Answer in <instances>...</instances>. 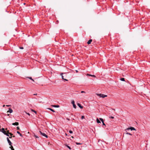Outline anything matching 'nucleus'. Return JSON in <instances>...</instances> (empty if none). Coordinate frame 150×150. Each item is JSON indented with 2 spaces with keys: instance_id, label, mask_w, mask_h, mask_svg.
Masks as SVG:
<instances>
[{
  "instance_id": "nucleus-1",
  "label": "nucleus",
  "mask_w": 150,
  "mask_h": 150,
  "mask_svg": "<svg viewBox=\"0 0 150 150\" xmlns=\"http://www.w3.org/2000/svg\"><path fill=\"white\" fill-rule=\"evenodd\" d=\"M61 75L62 78L63 80H64L65 81H68V80L67 79H64V77L66 78V73H61Z\"/></svg>"
},
{
  "instance_id": "nucleus-2",
  "label": "nucleus",
  "mask_w": 150,
  "mask_h": 150,
  "mask_svg": "<svg viewBox=\"0 0 150 150\" xmlns=\"http://www.w3.org/2000/svg\"><path fill=\"white\" fill-rule=\"evenodd\" d=\"M1 131L4 134L6 135L8 137H9L8 133H7V132L5 130V129L4 128H2L1 129Z\"/></svg>"
},
{
  "instance_id": "nucleus-3",
  "label": "nucleus",
  "mask_w": 150,
  "mask_h": 150,
  "mask_svg": "<svg viewBox=\"0 0 150 150\" xmlns=\"http://www.w3.org/2000/svg\"><path fill=\"white\" fill-rule=\"evenodd\" d=\"M97 96H99L100 97H102V98H104L105 97H107V95H105L103 94H97Z\"/></svg>"
},
{
  "instance_id": "nucleus-4",
  "label": "nucleus",
  "mask_w": 150,
  "mask_h": 150,
  "mask_svg": "<svg viewBox=\"0 0 150 150\" xmlns=\"http://www.w3.org/2000/svg\"><path fill=\"white\" fill-rule=\"evenodd\" d=\"M39 132L41 135H42L43 136L45 137H46L47 138L48 137V136L46 134H45L44 133L40 131H39Z\"/></svg>"
},
{
  "instance_id": "nucleus-5",
  "label": "nucleus",
  "mask_w": 150,
  "mask_h": 150,
  "mask_svg": "<svg viewBox=\"0 0 150 150\" xmlns=\"http://www.w3.org/2000/svg\"><path fill=\"white\" fill-rule=\"evenodd\" d=\"M129 129H131V130H135V129L133 127H131L130 128H128L127 129L125 130V131L127 132V130H129Z\"/></svg>"
},
{
  "instance_id": "nucleus-6",
  "label": "nucleus",
  "mask_w": 150,
  "mask_h": 150,
  "mask_svg": "<svg viewBox=\"0 0 150 150\" xmlns=\"http://www.w3.org/2000/svg\"><path fill=\"white\" fill-rule=\"evenodd\" d=\"M71 103L73 104V107L74 108H76V106L75 104V102L74 100H73L71 101Z\"/></svg>"
},
{
  "instance_id": "nucleus-7",
  "label": "nucleus",
  "mask_w": 150,
  "mask_h": 150,
  "mask_svg": "<svg viewBox=\"0 0 150 150\" xmlns=\"http://www.w3.org/2000/svg\"><path fill=\"white\" fill-rule=\"evenodd\" d=\"M7 112H9V113H11L13 112V110L11 108H9V110L7 111Z\"/></svg>"
},
{
  "instance_id": "nucleus-8",
  "label": "nucleus",
  "mask_w": 150,
  "mask_h": 150,
  "mask_svg": "<svg viewBox=\"0 0 150 150\" xmlns=\"http://www.w3.org/2000/svg\"><path fill=\"white\" fill-rule=\"evenodd\" d=\"M12 125H19V123L18 122H15V123H13Z\"/></svg>"
},
{
  "instance_id": "nucleus-9",
  "label": "nucleus",
  "mask_w": 150,
  "mask_h": 150,
  "mask_svg": "<svg viewBox=\"0 0 150 150\" xmlns=\"http://www.w3.org/2000/svg\"><path fill=\"white\" fill-rule=\"evenodd\" d=\"M77 105L81 109H82L83 108V107L79 103H78L77 104Z\"/></svg>"
},
{
  "instance_id": "nucleus-10",
  "label": "nucleus",
  "mask_w": 150,
  "mask_h": 150,
  "mask_svg": "<svg viewBox=\"0 0 150 150\" xmlns=\"http://www.w3.org/2000/svg\"><path fill=\"white\" fill-rule=\"evenodd\" d=\"M7 133H8V135L9 136V134L11 136L13 135V134H12L11 133H10L9 132V130H7Z\"/></svg>"
},
{
  "instance_id": "nucleus-11",
  "label": "nucleus",
  "mask_w": 150,
  "mask_h": 150,
  "mask_svg": "<svg viewBox=\"0 0 150 150\" xmlns=\"http://www.w3.org/2000/svg\"><path fill=\"white\" fill-rule=\"evenodd\" d=\"M87 76H92L93 77H94V78H95L96 77V76L94 75H91V74H87Z\"/></svg>"
},
{
  "instance_id": "nucleus-12",
  "label": "nucleus",
  "mask_w": 150,
  "mask_h": 150,
  "mask_svg": "<svg viewBox=\"0 0 150 150\" xmlns=\"http://www.w3.org/2000/svg\"><path fill=\"white\" fill-rule=\"evenodd\" d=\"M92 41V40H91V39L90 40L87 42V43L88 44H91V43Z\"/></svg>"
},
{
  "instance_id": "nucleus-13",
  "label": "nucleus",
  "mask_w": 150,
  "mask_h": 150,
  "mask_svg": "<svg viewBox=\"0 0 150 150\" xmlns=\"http://www.w3.org/2000/svg\"><path fill=\"white\" fill-rule=\"evenodd\" d=\"M8 143L9 144L10 146H11L12 145V143L11 141L10 140H9L8 141Z\"/></svg>"
},
{
  "instance_id": "nucleus-14",
  "label": "nucleus",
  "mask_w": 150,
  "mask_h": 150,
  "mask_svg": "<svg viewBox=\"0 0 150 150\" xmlns=\"http://www.w3.org/2000/svg\"><path fill=\"white\" fill-rule=\"evenodd\" d=\"M17 133L20 136H21V137H22V134L19 132V131H17Z\"/></svg>"
},
{
  "instance_id": "nucleus-15",
  "label": "nucleus",
  "mask_w": 150,
  "mask_h": 150,
  "mask_svg": "<svg viewBox=\"0 0 150 150\" xmlns=\"http://www.w3.org/2000/svg\"><path fill=\"white\" fill-rule=\"evenodd\" d=\"M53 106L55 108H59V105H53Z\"/></svg>"
},
{
  "instance_id": "nucleus-16",
  "label": "nucleus",
  "mask_w": 150,
  "mask_h": 150,
  "mask_svg": "<svg viewBox=\"0 0 150 150\" xmlns=\"http://www.w3.org/2000/svg\"><path fill=\"white\" fill-rule=\"evenodd\" d=\"M47 109L50 110L51 111H52L53 112H55L52 109V108H47Z\"/></svg>"
},
{
  "instance_id": "nucleus-17",
  "label": "nucleus",
  "mask_w": 150,
  "mask_h": 150,
  "mask_svg": "<svg viewBox=\"0 0 150 150\" xmlns=\"http://www.w3.org/2000/svg\"><path fill=\"white\" fill-rule=\"evenodd\" d=\"M96 121H97V122L98 123H101L100 121L98 118L97 119Z\"/></svg>"
},
{
  "instance_id": "nucleus-18",
  "label": "nucleus",
  "mask_w": 150,
  "mask_h": 150,
  "mask_svg": "<svg viewBox=\"0 0 150 150\" xmlns=\"http://www.w3.org/2000/svg\"><path fill=\"white\" fill-rule=\"evenodd\" d=\"M65 145L70 150H71V148L69 146L67 145V144H65Z\"/></svg>"
},
{
  "instance_id": "nucleus-19",
  "label": "nucleus",
  "mask_w": 150,
  "mask_h": 150,
  "mask_svg": "<svg viewBox=\"0 0 150 150\" xmlns=\"http://www.w3.org/2000/svg\"><path fill=\"white\" fill-rule=\"evenodd\" d=\"M120 80L121 81H125V78H121L120 79Z\"/></svg>"
},
{
  "instance_id": "nucleus-20",
  "label": "nucleus",
  "mask_w": 150,
  "mask_h": 150,
  "mask_svg": "<svg viewBox=\"0 0 150 150\" xmlns=\"http://www.w3.org/2000/svg\"><path fill=\"white\" fill-rule=\"evenodd\" d=\"M11 146H10V148H11V150H14V149L13 148V146H12L11 145Z\"/></svg>"
},
{
  "instance_id": "nucleus-21",
  "label": "nucleus",
  "mask_w": 150,
  "mask_h": 150,
  "mask_svg": "<svg viewBox=\"0 0 150 150\" xmlns=\"http://www.w3.org/2000/svg\"><path fill=\"white\" fill-rule=\"evenodd\" d=\"M126 134H128V135H132V134L130 133H129V132H127L126 133Z\"/></svg>"
},
{
  "instance_id": "nucleus-22",
  "label": "nucleus",
  "mask_w": 150,
  "mask_h": 150,
  "mask_svg": "<svg viewBox=\"0 0 150 150\" xmlns=\"http://www.w3.org/2000/svg\"><path fill=\"white\" fill-rule=\"evenodd\" d=\"M75 143H76V144L77 145H81V144H82L81 143H78L77 142H76Z\"/></svg>"
},
{
  "instance_id": "nucleus-23",
  "label": "nucleus",
  "mask_w": 150,
  "mask_h": 150,
  "mask_svg": "<svg viewBox=\"0 0 150 150\" xmlns=\"http://www.w3.org/2000/svg\"><path fill=\"white\" fill-rule=\"evenodd\" d=\"M32 111L33 112H34L36 114H37V112L36 111H35V110H32Z\"/></svg>"
},
{
  "instance_id": "nucleus-24",
  "label": "nucleus",
  "mask_w": 150,
  "mask_h": 150,
  "mask_svg": "<svg viewBox=\"0 0 150 150\" xmlns=\"http://www.w3.org/2000/svg\"><path fill=\"white\" fill-rule=\"evenodd\" d=\"M100 120L102 122L104 121L103 119L102 118H100Z\"/></svg>"
},
{
  "instance_id": "nucleus-25",
  "label": "nucleus",
  "mask_w": 150,
  "mask_h": 150,
  "mask_svg": "<svg viewBox=\"0 0 150 150\" xmlns=\"http://www.w3.org/2000/svg\"><path fill=\"white\" fill-rule=\"evenodd\" d=\"M28 78L32 80L33 81H34V80L31 77H29Z\"/></svg>"
},
{
  "instance_id": "nucleus-26",
  "label": "nucleus",
  "mask_w": 150,
  "mask_h": 150,
  "mask_svg": "<svg viewBox=\"0 0 150 150\" xmlns=\"http://www.w3.org/2000/svg\"><path fill=\"white\" fill-rule=\"evenodd\" d=\"M69 132L70 134H72L73 133V132L71 130H69Z\"/></svg>"
},
{
  "instance_id": "nucleus-27",
  "label": "nucleus",
  "mask_w": 150,
  "mask_h": 150,
  "mask_svg": "<svg viewBox=\"0 0 150 150\" xmlns=\"http://www.w3.org/2000/svg\"><path fill=\"white\" fill-rule=\"evenodd\" d=\"M109 118H112V119H113L114 118V117L113 116H110Z\"/></svg>"
},
{
  "instance_id": "nucleus-28",
  "label": "nucleus",
  "mask_w": 150,
  "mask_h": 150,
  "mask_svg": "<svg viewBox=\"0 0 150 150\" xmlns=\"http://www.w3.org/2000/svg\"><path fill=\"white\" fill-rule=\"evenodd\" d=\"M84 118V116H81V119H83Z\"/></svg>"
},
{
  "instance_id": "nucleus-29",
  "label": "nucleus",
  "mask_w": 150,
  "mask_h": 150,
  "mask_svg": "<svg viewBox=\"0 0 150 150\" xmlns=\"http://www.w3.org/2000/svg\"><path fill=\"white\" fill-rule=\"evenodd\" d=\"M20 49H23V47H19Z\"/></svg>"
},
{
  "instance_id": "nucleus-30",
  "label": "nucleus",
  "mask_w": 150,
  "mask_h": 150,
  "mask_svg": "<svg viewBox=\"0 0 150 150\" xmlns=\"http://www.w3.org/2000/svg\"><path fill=\"white\" fill-rule=\"evenodd\" d=\"M102 123H103V125H105V124L104 123V121L103 122H102Z\"/></svg>"
},
{
  "instance_id": "nucleus-31",
  "label": "nucleus",
  "mask_w": 150,
  "mask_h": 150,
  "mask_svg": "<svg viewBox=\"0 0 150 150\" xmlns=\"http://www.w3.org/2000/svg\"><path fill=\"white\" fill-rule=\"evenodd\" d=\"M16 128H17V129H18V130L20 129V128H19V127H17Z\"/></svg>"
},
{
  "instance_id": "nucleus-32",
  "label": "nucleus",
  "mask_w": 150,
  "mask_h": 150,
  "mask_svg": "<svg viewBox=\"0 0 150 150\" xmlns=\"http://www.w3.org/2000/svg\"><path fill=\"white\" fill-rule=\"evenodd\" d=\"M81 93H85V92L83 91H81Z\"/></svg>"
},
{
  "instance_id": "nucleus-33",
  "label": "nucleus",
  "mask_w": 150,
  "mask_h": 150,
  "mask_svg": "<svg viewBox=\"0 0 150 150\" xmlns=\"http://www.w3.org/2000/svg\"><path fill=\"white\" fill-rule=\"evenodd\" d=\"M7 141L8 142V141L9 140H10L9 139V138H8V137H7Z\"/></svg>"
},
{
  "instance_id": "nucleus-34",
  "label": "nucleus",
  "mask_w": 150,
  "mask_h": 150,
  "mask_svg": "<svg viewBox=\"0 0 150 150\" xmlns=\"http://www.w3.org/2000/svg\"><path fill=\"white\" fill-rule=\"evenodd\" d=\"M7 141L8 142V141L9 140H10L9 139V138H8V137H7Z\"/></svg>"
},
{
  "instance_id": "nucleus-35",
  "label": "nucleus",
  "mask_w": 150,
  "mask_h": 150,
  "mask_svg": "<svg viewBox=\"0 0 150 150\" xmlns=\"http://www.w3.org/2000/svg\"><path fill=\"white\" fill-rule=\"evenodd\" d=\"M5 130L6 131L8 130L7 128H6ZM6 132H7V131H6Z\"/></svg>"
},
{
  "instance_id": "nucleus-36",
  "label": "nucleus",
  "mask_w": 150,
  "mask_h": 150,
  "mask_svg": "<svg viewBox=\"0 0 150 150\" xmlns=\"http://www.w3.org/2000/svg\"><path fill=\"white\" fill-rule=\"evenodd\" d=\"M35 136L36 137H37V138H38V137L36 135H35Z\"/></svg>"
},
{
  "instance_id": "nucleus-37",
  "label": "nucleus",
  "mask_w": 150,
  "mask_h": 150,
  "mask_svg": "<svg viewBox=\"0 0 150 150\" xmlns=\"http://www.w3.org/2000/svg\"><path fill=\"white\" fill-rule=\"evenodd\" d=\"M27 114L28 115H30V114L29 113H27Z\"/></svg>"
},
{
  "instance_id": "nucleus-38",
  "label": "nucleus",
  "mask_w": 150,
  "mask_h": 150,
  "mask_svg": "<svg viewBox=\"0 0 150 150\" xmlns=\"http://www.w3.org/2000/svg\"><path fill=\"white\" fill-rule=\"evenodd\" d=\"M37 95V94H34L33 95Z\"/></svg>"
},
{
  "instance_id": "nucleus-39",
  "label": "nucleus",
  "mask_w": 150,
  "mask_h": 150,
  "mask_svg": "<svg viewBox=\"0 0 150 150\" xmlns=\"http://www.w3.org/2000/svg\"><path fill=\"white\" fill-rule=\"evenodd\" d=\"M12 137V136H11V137H9V138H11Z\"/></svg>"
},
{
  "instance_id": "nucleus-40",
  "label": "nucleus",
  "mask_w": 150,
  "mask_h": 150,
  "mask_svg": "<svg viewBox=\"0 0 150 150\" xmlns=\"http://www.w3.org/2000/svg\"><path fill=\"white\" fill-rule=\"evenodd\" d=\"M6 106L8 107L10 106V105H6Z\"/></svg>"
},
{
  "instance_id": "nucleus-41",
  "label": "nucleus",
  "mask_w": 150,
  "mask_h": 150,
  "mask_svg": "<svg viewBox=\"0 0 150 150\" xmlns=\"http://www.w3.org/2000/svg\"><path fill=\"white\" fill-rule=\"evenodd\" d=\"M12 137H15V136H13Z\"/></svg>"
},
{
  "instance_id": "nucleus-42",
  "label": "nucleus",
  "mask_w": 150,
  "mask_h": 150,
  "mask_svg": "<svg viewBox=\"0 0 150 150\" xmlns=\"http://www.w3.org/2000/svg\"><path fill=\"white\" fill-rule=\"evenodd\" d=\"M76 71L77 72L78 71H77V70H76Z\"/></svg>"
},
{
  "instance_id": "nucleus-43",
  "label": "nucleus",
  "mask_w": 150,
  "mask_h": 150,
  "mask_svg": "<svg viewBox=\"0 0 150 150\" xmlns=\"http://www.w3.org/2000/svg\"><path fill=\"white\" fill-rule=\"evenodd\" d=\"M3 106L4 107V106H5V105H3Z\"/></svg>"
},
{
  "instance_id": "nucleus-44",
  "label": "nucleus",
  "mask_w": 150,
  "mask_h": 150,
  "mask_svg": "<svg viewBox=\"0 0 150 150\" xmlns=\"http://www.w3.org/2000/svg\"><path fill=\"white\" fill-rule=\"evenodd\" d=\"M8 116H9V114H8Z\"/></svg>"
}]
</instances>
